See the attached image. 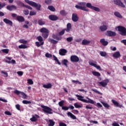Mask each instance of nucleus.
<instances>
[{
  "label": "nucleus",
  "instance_id": "f257e3e1",
  "mask_svg": "<svg viewBox=\"0 0 126 126\" xmlns=\"http://www.w3.org/2000/svg\"><path fill=\"white\" fill-rule=\"evenodd\" d=\"M86 6L87 7H88V8L92 9L94 6H92V4L90 3H87L86 4V2H81L78 3V5H76L75 7L77 8V9H81V10H83L84 11H89V9L86 8Z\"/></svg>",
  "mask_w": 126,
  "mask_h": 126
},
{
  "label": "nucleus",
  "instance_id": "f03ea898",
  "mask_svg": "<svg viewBox=\"0 0 126 126\" xmlns=\"http://www.w3.org/2000/svg\"><path fill=\"white\" fill-rule=\"evenodd\" d=\"M76 96L77 97L78 100H79V101H81L84 103H87V104L90 103V104H95V102L94 101V100L91 99L88 97H87V99L88 100H86L84 99V96H83L82 95H79L78 94H76Z\"/></svg>",
  "mask_w": 126,
  "mask_h": 126
},
{
  "label": "nucleus",
  "instance_id": "7ed1b4c3",
  "mask_svg": "<svg viewBox=\"0 0 126 126\" xmlns=\"http://www.w3.org/2000/svg\"><path fill=\"white\" fill-rule=\"evenodd\" d=\"M25 1L30 5H31V6H33V7H35L37 10H41V4L29 0H25Z\"/></svg>",
  "mask_w": 126,
  "mask_h": 126
},
{
  "label": "nucleus",
  "instance_id": "20e7f679",
  "mask_svg": "<svg viewBox=\"0 0 126 126\" xmlns=\"http://www.w3.org/2000/svg\"><path fill=\"white\" fill-rule=\"evenodd\" d=\"M40 107L42 108V111L44 113L49 114V115H52V114H53V109L48 106L41 105Z\"/></svg>",
  "mask_w": 126,
  "mask_h": 126
},
{
  "label": "nucleus",
  "instance_id": "39448f33",
  "mask_svg": "<svg viewBox=\"0 0 126 126\" xmlns=\"http://www.w3.org/2000/svg\"><path fill=\"white\" fill-rule=\"evenodd\" d=\"M109 79H105L102 80L101 82H98L97 84L98 86H100L101 87H106L107 85H108V83H109Z\"/></svg>",
  "mask_w": 126,
  "mask_h": 126
},
{
  "label": "nucleus",
  "instance_id": "423d86ee",
  "mask_svg": "<svg viewBox=\"0 0 126 126\" xmlns=\"http://www.w3.org/2000/svg\"><path fill=\"white\" fill-rule=\"evenodd\" d=\"M118 28V31L121 32V34L122 36H126V28L125 27L119 26Z\"/></svg>",
  "mask_w": 126,
  "mask_h": 126
},
{
  "label": "nucleus",
  "instance_id": "0eeeda50",
  "mask_svg": "<svg viewBox=\"0 0 126 126\" xmlns=\"http://www.w3.org/2000/svg\"><path fill=\"white\" fill-rule=\"evenodd\" d=\"M71 63H78L79 62V58L76 55H72L70 58Z\"/></svg>",
  "mask_w": 126,
  "mask_h": 126
},
{
  "label": "nucleus",
  "instance_id": "6e6552de",
  "mask_svg": "<svg viewBox=\"0 0 126 126\" xmlns=\"http://www.w3.org/2000/svg\"><path fill=\"white\" fill-rule=\"evenodd\" d=\"M89 63L90 65H91L92 66H94V67H95V68H97V69H99V70H102V69L101 68V66L97 65L96 63H97L96 62H94V63L90 61L89 62Z\"/></svg>",
  "mask_w": 126,
  "mask_h": 126
},
{
  "label": "nucleus",
  "instance_id": "1a4fd4ad",
  "mask_svg": "<svg viewBox=\"0 0 126 126\" xmlns=\"http://www.w3.org/2000/svg\"><path fill=\"white\" fill-rule=\"evenodd\" d=\"M114 2L116 5H119V6H121L123 8L126 7V5H124V3H123L121 0H114Z\"/></svg>",
  "mask_w": 126,
  "mask_h": 126
},
{
  "label": "nucleus",
  "instance_id": "9d476101",
  "mask_svg": "<svg viewBox=\"0 0 126 126\" xmlns=\"http://www.w3.org/2000/svg\"><path fill=\"white\" fill-rule=\"evenodd\" d=\"M105 35L108 37H115V36L117 35V33H116V32L112 31H107L105 33Z\"/></svg>",
  "mask_w": 126,
  "mask_h": 126
},
{
  "label": "nucleus",
  "instance_id": "9b49d317",
  "mask_svg": "<svg viewBox=\"0 0 126 126\" xmlns=\"http://www.w3.org/2000/svg\"><path fill=\"white\" fill-rule=\"evenodd\" d=\"M6 8L9 11H12V10H16V9H17V7L14 5H8L6 7Z\"/></svg>",
  "mask_w": 126,
  "mask_h": 126
},
{
  "label": "nucleus",
  "instance_id": "f8f14e48",
  "mask_svg": "<svg viewBox=\"0 0 126 126\" xmlns=\"http://www.w3.org/2000/svg\"><path fill=\"white\" fill-rule=\"evenodd\" d=\"M5 58L6 60H8H8L5 61V62L6 63H13V64L16 63V62L15 61V60H12V58L11 57H6ZM10 61H11V62H10Z\"/></svg>",
  "mask_w": 126,
  "mask_h": 126
},
{
  "label": "nucleus",
  "instance_id": "ddd939ff",
  "mask_svg": "<svg viewBox=\"0 0 126 126\" xmlns=\"http://www.w3.org/2000/svg\"><path fill=\"white\" fill-rule=\"evenodd\" d=\"M49 19L52 20V21H56L59 19V17L56 15H50L48 16Z\"/></svg>",
  "mask_w": 126,
  "mask_h": 126
},
{
  "label": "nucleus",
  "instance_id": "4468645a",
  "mask_svg": "<svg viewBox=\"0 0 126 126\" xmlns=\"http://www.w3.org/2000/svg\"><path fill=\"white\" fill-rule=\"evenodd\" d=\"M78 19H79V18L77 16V14L73 13L72 15V21H73V22H77V21H78Z\"/></svg>",
  "mask_w": 126,
  "mask_h": 126
},
{
  "label": "nucleus",
  "instance_id": "2eb2a0df",
  "mask_svg": "<svg viewBox=\"0 0 126 126\" xmlns=\"http://www.w3.org/2000/svg\"><path fill=\"white\" fill-rule=\"evenodd\" d=\"M3 21L6 24H8L9 25H10V26H12L13 25L12 21H10L9 19H7V18L3 19Z\"/></svg>",
  "mask_w": 126,
  "mask_h": 126
},
{
  "label": "nucleus",
  "instance_id": "dca6fc26",
  "mask_svg": "<svg viewBox=\"0 0 126 126\" xmlns=\"http://www.w3.org/2000/svg\"><path fill=\"white\" fill-rule=\"evenodd\" d=\"M66 53H67V51L64 49H61L59 50V55H60V56H65Z\"/></svg>",
  "mask_w": 126,
  "mask_h": 126
},
{
  "label": "nucleus",
  "instance_id": "f3484780",
  "mask_svg": "<svg viewBox=\"0 0 126 126\" xmlns=\"http://www.w3.org/2000/svg\"><path fill=\"white\" fill-rule=\"evenodd\" d=\"M16 20L19 22H24V21H25V19H24V17L22 16H17L16 17Z\"/></svg>",
  "mask_w": 126,
  "mask_h": 126
},
{
  "label": "nucleus",
  "instance_id": "a211bd4d",
  "mask_svg": "<svg viewBox=\"0 0 126 126\" xmlns=\"http://www.w3.org/2000/svg\"><path fill=\"white\" fill-rule=\"evenodd\" d=\"M39 118H40V116L35 114L34 116H32V117L30 119V121H31V122H36Z\"/></svg>",
  "mask_w": 126,
  "mask_h": 126
},
{
  "label": "nucleus",
  "instance_id": "6ab92c4d",
  "mask_svg": "<svg viewBox=\"0 0 126 126\" xmlns=\"http://www.w3.org/2000/svg\"><path fill=\"white\" fill-rule=\"evenodd\" d=\"M100 43L102 45V46H107L109 42L105 40V38H102L100 40Z\"/></svg>",
  "mask_w": 126,
  "mask_h": 126
},
{
  "label": "nucleus",
  "instance_id": "aec40b11",
  "mask_svg": "<svg viewBox=\"0 0 126 126\" xmlns=\"http://www.w3.org/2000/svg\"><path fill=\"white\" fill-rule=\"evenodd\" d=\"M99 29L101 32H104L108 29V27L106 25H102L99 27Z\"/></svg>",
  "mask_w": 126,
  "mask_h": 126
},
{
  "label": "nucleus",
  "instance_id": "412c9836",
  "mask_svg": "<svg viewBox=\"0 0 126 126\" xmlns=\"http://www.w3.org/2000/svg\"><path fill=\"white\" fill-rule=\"evenodd\" d=\"M64 29H65L66 32H70L71 30V24L68 23L66 25V28Z\"/></svg>",
  "mask_w": 126,
  "mask_h": 126
},
{
  "label": "nucleus",
  "instance_id": "4be33fe9",
  "mask_svg": "<svg viewBox=\"0 0 126 126\" xmlns=\"http://www.w3.org/2000/svg\"><path fill=\"white\" fill-rule=\"evenodd\" d=\"M113 57L115 59H119V58H120L121 57V53H120V52L117 51L114 53Z\"/></svg>",
  "mask_w": 126,
  "mask_h": 126
},
{
  "label": "nucleus",
  "instance_id": "5701e85b",
  "mask_svg": "<svg viewBox=\"0 0 126 126\" xmlns=\"http://www.w3.org/2000/svg\"><path fill=\"white\" fill-rule=\"evenodd\" d=\"M52 38L55 39V40H57V41H61L63 39L62 36H58L57 35L54 34L52 35Z\"/></svg>",
  "mask_w": 126,
  "mask_h": 126
},
{
  "label": "nucleus",
  "instance_id": "b1692460",
  "mask_svg": "<svg viewBox=\"0 0 126 126\" xmlns=\"http://www.w3.org/2000/svg\"><path fill=\"white\" fill-rule=\"evenodd\" d=\"M91 43V41L90 40H87V39H84L83 40L82 42V44L84 46H86Z\"/></svg>",
  "mask_w": 126,
  "mask_h": 126
},
{
  "label": "nucleus",
  "instance_id": "393cba45",
  "mask_svg": "<svg viewBox=\"0 0 126 126\" xmlns=\"http://www.w3.org/2000/svg\"><path fill=\"white\" fill-rule=\"evenodd\" d=\"M112 102L113 104H114V105L115 106H116V107H120V108H121V107H122V105L121 104H120L119 103V102H118V101H117L114 99H112Z\"/></svg>",
  "mask_w": 126,
  "mask_h": 126
},
{
  "label": "nucleus",
  "instance_id": "a878e982",
  "mask_svg": "<svg viewBox=\"0 0 126 126\" xmlns=\"http://www.w3.org/2000/svg\"><path fill=\"white\" fill-rule=\"evenodd\" d=\"M52 84L51 83H48L47 85L44 84L43 85V87L44 88H46V89H50V88H52Z\"/></svg>",
  "mask_w": 126,
  "mask_h": 126
},
{
  "label": "nucleus",
  "instance_id": "bb28decb",
  "mask_svg": "<svg viewBox=\"0 0 126 126\" xmlns=\"http://www.w3.org/2000/svg\"><path fill=\"white\" fill-rule=\"evenodd\" d=\"M37 23L39 25L42 26L43 25H45L46 23L43 20V19H40L38 21Z\"/></svg>",
  "mask_w": 126,
  "mask_h": 126
},
{
  "label": "nucleus",
  "instance_id": "cd10ccee",
  "mask_svg": "<svg viewBox=\"0 0 126 126\" xmlns=\"http://www.w3.org/2000/svg\"><path fill=\"white\" fill-rule=\"evenodd\" d=\"M67 116L70 117V118H71V119H73V120H76V117L72 113H71V112H68L67 113Z\"/></svg>",
  "mask_w": 126,
  "mask_h": 126
},
{
  "label": "nucleus",
  "instance_id": "c85d7f7f",
  "mask_svg": "<svg viewBox=\"0 0 126 126\" xmlns=\"http://www.w3.org/2000/svg\"><path fill=\"white\" fill-rule=\"evenodd\" d=\"M40 32L41 33H47L49 32V30L47 29L46 28H42L40 30Z\"/></svg>",
  "mask_w": 126,
  "mask_h": 126
},
{
  "label": "nucleus",
  "instance_id": "c756f323",
  "mask_svg": "<svg viewBox=\"0 0 126 126\" xmlns=\"http://www.w3.org/2000/svg\"><path fill=\"white\" fill-rule=\"evenodd\" d=\"M48 42H50L51 44H58V43H59V41L52 38H49L48 39Z\"/></svg>",
  "mask_w": 126,
  "mask_h": 126
},
{
  "label": "nucleus",
  "instance_id": "7c9ffc66",
  "mask_svg": "<svg viewBox=\"0 0 126 126\" xmlns=\"http://www.w3.org/2000/svg\"><path fill=\"white\" fill-rule=\"evenodd\" d=\"M92 73L94 75V76H96L97 77L101 76V74L99 72L93 71L92 72Z\"/></svg>",
  "mask_w": 126,
  "mask_h": 126
},
{
  "label": "nucleus",
  "instance_id": "2f4dec72",
  "mask_svg": "<svg viewBox=\"0 0 126 126\" xmlns=\"http://www.w3.org/2000/svg\"><path fill=\"white\" fill-rule=\"evenodd\" d=\"M60 14L61 15H62V16H66V15H67V12H66L64 10H62L60 11Z\"/></svg>",
  "mask_w": 126,
  "mask_h": 126
},
{
  "label": "nucleus",
  "instance_id": "473e14b6",
  "mask_svg": "<svg viewBox=\"0 0 126 126\" xmlns=\"http://www.w3.org/2000/svg\"><path fill=\"white\" fill-rule=\"evenodd\" d=\"M67 63H68V61L66 59H64L62 60V63L63 65H65L66 67H67Z\"/></svg>",
  "mask_w": 126,
  "mask_h": 126
},
{
  "label": "nucleus",
  "instance_id": "72a5a7b5",
  "mask_svg": "<svg viewBox=\"0 0 126 126\" xmlns=\"http://www.w3.org/2000/svg\"><path fill=\"white\" fill-rule=\"evenodd\" d=\"M114 15L116 16V17H118V18H123V16L119 12H115Z\"/></svg>",
  "mask_w": 126,
  "mask_h": 126
},
{
  "label": "nucleus",
  "instance_id": "f704fd0d",
  "mask_svg": "<svg viewBox=\"0 0 126 126\" xmlns=\"http://www.w3.org/2000/svg\"><path fill=\"white\" fill-rule=\"evenodd\" d=\"M42 36L44 38V39H47L48 37H49V32H44L43 33H42Z\"/></svg>",
  "mask_w": 126,
  "mask_h": 126
},
{
  "label": "nucleus",
  "instance_id": "c9c22d12",
  "mask_svg": "<svg viewBox=\"0 0 126 126\" xmlns=\"http://www.w3.org/2000/svg\"><path fill=\"white\" fill-rule=\"evenodd\" d=\"M49 124L48 125V126H55V124H56V123L54 121L51 119L49 120Z\"/></svg>",
  "mask_w": 126,
  "mask_h": 126
},
{
  "label": "nucleus",
  "instance_id": "e433bc0d",
  "mask_svg": "<svg viewBox=\"0 0 126 126\" xmlns=\"http://www.w3.org/2000/svg\"><path fill=\"white\" fill-rule=\"evenodd\" d=\"M43 45H44V42H40H40L38 41L35 42V45L36 47H39L40 46H43Z\"/></svg>",
  "mask_w": 126,
  "mask_h": 126
},
{
  "label": "nucleus",
  "instance_id": "4c0bfd02",
  "mask_svg": "<svg viewBox=\"0 0 126 126\" xmlns=\"http://www.w3.org/2000/svg\"><path fill=\"white\" fill-rule=\"evenodd\" d=\"M17 4L18 5H20V6H23V7H24L25 6L24 3H23L22 2H21L20 1H17Z\"/></svg>",
  "mask_w": 126,
  "mask_h": 126
},
{
  "label": "nucleus",
  "instance_id": "58836bf2",
  "mask_svg": "<svg viewBox=\"0 0 126 126\" xmlns=\"http://www.w3.org/2000/svg\"><path fill=\"white\" fill-rule=\"evenodd\" d=\"M27 83L29 84L30 85H32L34 84V82H33V80L31 79H29L27 80Z\"/></svg>",
  "mask_w": 126,
  "mask_h": 126
},
{
  "label": "nucleus",
  "instance_id": "ea45409f",
  "mask_svg": "<svg viewBox=\"0 0 126 126\" xmlns=\"http://www.w3.org/2000/svg\"><path fill=\"white\" fill-rule=\"evenodd\" d=\"M48 9L50 10L51 11H55L56 8H55L53 6L50 5L48 7Z\"/></svg>",
  "mask_w": 126,
  "mask_h": 126
},
{
  "label": "nucleus",
  "instance_id": "a19ab883",
  "mask_svg": "<svg viewBox=\"0 0 126 126\" xmlns=\"http://www.w3.org/2000/svg\"><path fill=\"white\" fill-rule=\"evenodd\" d=\"M1 51L4 54H8L9 53V49H2Z\"/></svg>",
  "mask_w": 126,
  "mask_h": 126
},
{
  "label": "nucleus",
  "instance_id": "79ce46f5",
  "mask_svg": "<svg viewBox=\"0 0 126 126\" xmlns=\"http://www.w3.org/2000/svg\"><path fill=\"white\" fill-rule=\"evenodd\" d=\"M37 40H38V41L39 42H40V43H42V42H44L43 41V37H42L41 36H38L36 37Z\"/></svg>",
  "mask_w": 126,
  "mask_h": 126
},
{
  "label": "nucleus",
  "instance_id": "37998d69",
  "mask_svg": "<svg viewBox=\"0 0 126 126\" xmlns=\"http://www.w3.org/2000/svg\"><path fill=\"white\" fill-rule=\"evenodd\" d=\"M65 32V30L64 29L62 30V31H61L59 32V36H63V35L64 34Z\"/></svg>",
  "mask_w": 126,
  "mask_h": 126
},
{
  "label": "nucleus",
  "instance_id": "c03bdc74",
  "mask_svg": "<svg viewBox=\"0 0 126 126\" xmlns=\"http://www.w3.org/2000/svg\"><path fill=\"white\" fill-rule=\"evenodd\" d=\"M101 104H102L103 106H104L105 108H110V105L107 103L101 102Z\"/></svg>",
  "mask_w": 126,
  "mask_h": 126
},
{
  "label": "nucleus",
  "instance_id": "a18cd8bd",
  "mask_svg": "<svg viewBox=\"0 0 126 126\" xmlns=\"http://www.w3.org/2000/svg\"><path fill=\"white\" fill-rule=\"evenodd\" d=\"M21 95H22V98L23 99H27V98L28 97V96H27V95H26V94H25V93H24V92H22Z\"/></svg>",
  "mask_w": 126,
  "mask_h": 126
},
{
  "label": "nucleus",
  "instance_id": "49530a36",
  "mask_svg": "<svg viewBox=\"0 0 126 126\" xmlns=\"http://www.w3.org/2000/svg\"><path fill=\"white\" fill-rule=\"evenodd\" d=\"M22 103H23V104H25L27 105V104H31V103H32V102L30 101H28L27 100H24L22 101Z\"/></svg>",
  "mask_w": 126,
  "mask_h": 126
},
{
  "label": "nucleus",
  "instance_id": "de8ad7c7",
  "mask_svg": "<svg viewBox=\"0 0 126 126\" xmlns=\"http://www.w3.org/2000/svg\"><path fill=\"white\" fill-rule=\"evenodd\" d=\"M19 49H27V46L23 44H21L19 46Z\"/></svg>",
  "mask_w": 126,
  "mask_h": 126
},
{
  "label": "nucleus",
  "instance_id": "09e8293b",
  "mask_svg": "<svg viewBox=\"0 0 126 126\" xmlns=\"http://www.w3.org/2000/svg\"><path fill=\"white\" fill-rule=\"evenodd\" d=\"M64 103V100H61V101H60L59 102V105L60 107H62V108H63V103Z\"/></svg>",
  "mask_w": 126,
  "mask_h": 126
},
{
  "label": "nucleus",
  "instance_id": "8fccbe9b",
  "mask_svg": "<svg viewBox=\"0 0 126 126\" xmlns=\"http://www.w3.org/2000/svg\"><path fill=\"white\" fill-rule=\"evenodd\" d=\"M92 9H93L94 10V11H97V12H99V11H100V8L95 6H93Z\"/></svg>",
  "mask_w": 126,
  "mask_h": 126
},
{
  "label": "nucleus",
  "instance_id": "3c124183",
  "mask_svg": "<svg viewBox=\"0 0 126 126\" xmlns=\"http://www.w3.org/2000/svg\"><path fill=\"white\" fill-rule=\"evenodd\" d=\"M72 82L73 83H75L76 84H79V85H81L82 84V83L81 82H79V81H75V80H72Z\"/></svg>",
  "mask_w": 126,
  "mask_h": 126
},
{
  "label": "nucleus",
  "instance_id": "603ef678",
  "mask_svg": "<svg viewBox=\"0 0 126 126\" xmlns=\"http://www.w3.org/2000/svg\"><path fill=\"white\" fill-rule=\"evenodd\" d=\"M36 14H37V13L34 11H31L30 12V15H31V16L36 15Z\"/></svg>",
  "mask_w": 126,
  "mask_h": 126
},
{
  "label": "nucleus",
  "instance_id": "864d4df0",
  "mask_svg": "<svg viewBox=\"0 0 126 126\" xmlns=\"http://www.w3.org/2000/svg\"><path fill=\"white\" fill-rule=\"evenodd\" d=\"M19 42L21 43V44H27V41L24 40V39H20Z\"/></svg>",
  "mask_w": 126,
  "mask_h": 126
},
{
  "label": "nucleus",
  "instance_id": "5fc2aeb1",
  "mask_svg": "<svg viewBox=\"0 0 126 126\" xmlns=\"http://www.w3.org/2000/svg\"><path fill=\"white\" fill-rule=\"evenodd\" d=\"M1 73L4 74V77H7L8 76V74L7 73V72H4L3 71H1Z\"/></svg>",
  "mask_w": 126,
  "mask_h": 126
},
{
  "label": "nucleus",
  "instance_id": "6e6d98bb",
  "mask_svg": "<svg viewBox=\"0 0 126 126\" xmlns=\"http://www.w3.org/2000/svg\"><path fill=\"white\" fill-rule=\"evenodd\" d=\"M14 93L15 94H16V95H19V94H21V93H22V92H20L17 90H15L14 92Z\"/></svg>",
  "mask_w": 126,
  "mask_h": 126
},
{
  "label": "nucleus",
  "instance_id": "4d7b16f0",
  "mask_svg": "<svg viewBox=\"0 0 126 126\" xmlns=\"http://www.w3.org/2000/svg\"><path fill=\"white\" fill-rule=\"evenodd\" d=\"M100 55L101 57H106V56H107V53L105 52L101 51L100 52Z\"/></svg>",
  "mask_w": 126,
  "mask_h": 126
},
{
  "label": "nucleus",
  "instance_id": "13d9d810",
  "mask_svg": "<svg viewBox=\"0 0 126 126\" xmlns=\"http://www.w3.org/2000/svg\"><path fill=\"white\" fill-rule=\"evenodd\" d=\"M44 2L46 4H51L52 3V0H45Z\"/></svg>",
  "mask_w": 126,
  "mask_h": 126
},
{
  "label": "nucleus",
  "instance_id": "bf43d9fd",
  "mask_svg": "<svg viewBox=\"0 0 126 126\" xmlns=\"http://www.w3.org/2000/svg\"><path fill=\"white\" fill-rule=\"evenodd\" d=\"M74 106L75 108H81V105L77 104V103H74Z\"/></svg>",
  "mask_w": 126,
  "mask_h": 126
},
{
  "label": "nucleus",
  "instance_id": "052dcab7",
  "mask_svg": "<svg viewBox=\"0 0 126 126\" xmlns=\"http://www.w3.org/2000/svg\"><path fill=\"white\" fill-rule=\"evenodd\" d=\"M5 3H2L1 4V3L0 1V10L1 9V8H2V7H4V6H5Z\"/></svg>",
  "mask_w": 126,
  "mask_h": 126
},
{
  "label": "nucleus",
  "instance_id": "680f3d73",
  "mask_svg": "<svg viewBox=\"0 0 126 126\" xmlns=\"http://www.w3.org/2000/svg\"><path fill=\"white\" fill-rule=\"evenodd\" d=\"M17 74L19 76H22L23 75V72L21 71H19L17 72Z\"/></svg>",
  "mask_w": 126,
  "mask_h": 126
},
{
  "label": "nucleus",
  "instance_id": "e2e57ef3",
  "mask_svg": "<svg viewBox=\"0 0 126 126\" xmlns=\"http://www.w3.org/2000/svg\"><path fill=\"white\" fill-rule=\"evenodd\" d=\"M73 40V38L72 37H69L66 38L67 42H71Z\"/></svg>",
  "mask_w": 126,
  "mask_h": 126
},
{
  "label": "nucleus",
  "instance_id": "0e129e2a",
  "mask_svg": "<svg viewBox=\"0 0 126 126\" xmlns=\"http://www.w3.org/2000/svg\"><path fill=\"white\" fill-rule=\"evenodd\" d=\"M45 57L46 58H52V57H53V55H52V54H50L48 53H47L45 54Z\"/></svg>",
  "mask_w": 126,
  "mask_h": 126
},
{
  "label": "nucleus",
  "instance_id": "69168bd1",
  "mask_svg": "<svg viewBox=\"0 0 126 126\" xmlns=\"http://www.w3.org/2000/svg\"><path fill=\"white\" fill-rule=\"evenodd\" d=\"M15 107L18 110V111H20V105L19 104H16Z\"/></svg>",
  "mask_w": 126,
  "mask_h": 126
},
{
  "label": "nucleus",
  "instance_id": "338daca9",
  "mask_svg": "<svg viewBox=\"0 0 126 126\" xmlns=\"http://www.w3.org/2000/svg\"><path fill=\"white\" fill-rule=\"evenodd\" d=\"M121 43H122V44H124L125 46H126V39L121 40Z\"/></svg>",
  "mask_w": 126,
  "mask_h": 126
},
{
  "label": "nucleus",
  "instance_id": "774afa93",
  "mask_svg": "<svg viewBox=\"0 0 126 126\" xmlns=\"http://www.w3.org/2000/svg\"><path fill=\"white\" fill-rule=\"evenodd\" d=\"M59 126H66V124H65V123L61 122L59 123Z\"/></svg>",
  "mask_w": 126,
  "mask_h": 126
}]
</instances>
